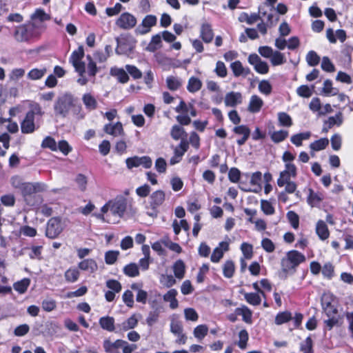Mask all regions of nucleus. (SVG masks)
I'll return each instance as SVG.
<instances>
[{"label": "nucleus", "mask_w": 353, "mask_h": 353, "mask_svg": "<svg viewBox=\"0 0 353 353\" xmlns=\"http://www.w3.org/2000/svg\"><path fill=\"white\" fill-rule=\"evenodd\" d=\"M14 37L18 42H26L31 38V35L25 26H20L16 28Z\"/></svg>", "instance_id": "412c9836"}, {"label": "nucleus", "mask_w": 353, "mask_h": 353, "mask_svg": "<svg viewBox=\"0 0 353 353\" xmlns=\"http://www.w3.org/2000/svg\"><path fill=\"white\" fill-rule=\"evenodd\" d=\"M301 351L303 353H313L312 340L310 336L301 344Z\"/></svg>", "instance_id": "774afa93"}, {"label": "nucleus", "mask_w": 353, "mask_h": 353, "mask_svg": "<svg viewBox=\"0 0 353 353\" xmlns=\"http://www.w3.org/2000/svg\"><path fill=\"white\" fill-rule=\"evenodd\" d=\"M263 105V99L258 95H252L248 106V110L251 113L259 112Z\"/></svg>", "instance_id": "aec40b11"}, {"label": "nucleus", "mask_w": 353, "mask_h": 353, "mask_svg": "<svg viewBox=\"0 0 353 353\" xmlns=\"http://www.w3.org/2000/svg\"><path fill=\"white\" fill-rule=\"evenodd\" d=\"M234 270L235 266L232 261L228 260L225 262L223 266V272L225 277H232L234 273Z\"/></svg>", "instance_id": "a18cd8bd"}, {"label": "nucleus", "mask_w": 353, "mask_h": 353, "mask_svg": "<svg viewBox=\"0 0 353 353\" xmlns=\"http://www.w3.org/2000/svg\"><path fill=\"white\" fill-rule=\"evenodd\" d=\"M84 57V50L83 46H79L76 50L73 51L70 58V62L74 67L77 72L82 73L85 69V63L82 61Z\"/></svg>", "instance_id": "6e6552de"}, {"label": "nucleus", "mask_w": 353, "mask_h": 353, "mask_svg": "<svg viewBox=\"0 0 353 353\" xmlns=\"http://www.w3.org/2000/svg\"><path fill=\"white\" fill-rule=\"evenodd\" d=\"M160 283L166 288H171L176 283V280L171 274H162L160 277Z\"/></svg>", "instance_id": "13d9d810"}, {"label": "nucleus", "mask_w": 353, "mask_h": 353, "mask_svg": "<svg viewBox=\"0 0 353 353\" xmlns=\"http://www.w3.org/2000/svg\"><path fill=\"white\" fill-rule=\"evenodd\" d=\"M170 332L173 334H180L183 331L182 322L179 319V316L176 314H173L170 317Z\"/></svg>", "instance_id": "393cba45"}, {"label": "nucleus", "mask_w": 353, "mask_h": 353, "mask_svg": "<svg viewBox=\"0 0 353 353\" xmlns=\"http://www.w3.org/2000/svg\"><path fill=\"white\" fill-rule=\"evenodd\" d=\"M178 292L175 289H170L163 296L165 302L170 303V307L174 310L179 307V301L176 299Z\"/></svg>", "instance_id": "b1692460"}, {"label": "nucleus", "mask_w": 353, "mask_h": 353, "mask_svg": "<svg viewBox=\"0 0 353 353\" xmlns=\"http://www.w3.org/2000/svg\"><path fill=\"white\" fill-rule=\"evenodd\" d=\"M123 272L125 274L130 277H135L139 274L138 265L134 263L125 265Z\"/></svg>", "instance_id": "09e8293b"}, {"label": "nucleus", "mask_w": 353, "mask_h": 353, "mask_svg": "<svg viewBox=\"0 0 353 353\" xmlns=\"http://www.w3.org/2000/svg\"><path fill=\"white\" fill-rule=\"evenodd\" d=\"M157 19L156 16L148 14L145 17L142 22L136 29V32L139 34H145L149 32L151 28L157 24Z\"/></svg>", "instance_id": "9d476101"}, {"label": "nucleus", "mask_w": 353, "mask_h": 353, "mask_svg": "<svg viewBox=\"0 0 353 353\" xmlns=\"http://www.w3.org/2000/svg\"><path fill=\"white\" fill-rule=\"evenodd\" d=\"M230 67L235 77L246 75L248 73V70L245 71L241 63L239 61L233 62Z\"/></svg>", "instance_id": "49530a36"}, {"label": "nucleus", "mask_w": 353, "mask_h": 353, "mask_svg": "<svg viewBox=\"0 0 353 353\" xmlns=\"http://www.w3.org/2000/svg\"><path fill=\"white\" fill-rule=\"evenodd\" d=\"M329 144V140L327 138H321L310 143V148L312 150L311 154L314 156V152L324 150Z\"/></svg>", "instance_id": "2f4dec72"}, {"label": "nucleus", "mask_w": 353, "mask_h": 353, "mask_svg": "<svg viewBox=\"0 0 353 353\" xmlns=\"http://www.w3.org/2000/svg\"><path fill=\"white\" fill-rule=\"evenodd\" d=\"M30 280L29 279H23L14 284V289L19 292L23 294L30 285Z\"/></svg>", "instance_id": "3c124183"}, {"label": "nucleus", "mask_w": 353, "mask_h": 353, "mask_svg": "<svg viewBox=\"0 0 353 353\" xmlns=\"http://www.w3.org/2000/svg\"><path fill=\"white\" fill-rule=\"evenodd\" d=\"M65 279L68 282L74 283L79 276V271L76 268H70L65 272Z\"/></svg>", "instance_id": "5fc2aeb1"}, {"label": "nucleus", "mask_w": 353, "mask_h": 353, "mask_svg": "<svg viewBox=\"0 0 353 353\" xmlns=\"http://www.w3.org/2000/svg\"><path fill=\"white\" fill-rule=\"evenodd\" d=\"M188 142L185 141H181L180 144L178 147H176L174 149V154L170 159V163L171 165H174L179 163L185 152L188 150Z\"/></svg>", "instance_id": "2eb2a0df"}, {"label": "nucleus", "mask_w": 353, "mask_h": 353, "mask_svg": "<svg viewBox=\"0 0 353 353\" xmlns=\"http://www.w3.org/2000/svg\"><path fill=\"white\" fill-rule=\"evenodd\" d=\"M0 201L3 205L7 207H12L15 204V197L12 194L2 195Z\"/></svg>", "instance_id": "338daca9"}, {"label": "nucleus", "mask_w": 353, "mask_h": 353, "mask_svg": "<svg viewBox=\"0 0 353 353\" xmlns=\"http://www.w3.org/2000/svg\"><path fill=\"white\" fill-rule=\"evenodd\" d=\"M214 72L217 76L224 78L227 76L228 71L225 63L223 61H218L216 63Z\"/></svg>", "instance_id": "69168bd1"}, {"label": "nucleus", "mask_w": 353, "mask_h": 353, "mask_svg": "<svg viewBox=\"0 0 353 353\" xmlns=\"http://www.w3.org/2000/svg\"><path fill=\"white\" fill-rule=\"evenodd\" d=\"M285 61L286 60L284 54L279 51H274L270 58V62L274 66L282 65Z\"/></svg>", "instance_id": "de8ad7c7"}, {"label": "nucleus", "mask_w": 353, "mask_h": 353, "mask_svg": "<svg viewBox=\"0 0 353 353\" xmlns=\"http://www.w3.org/2000/svg\"><path fill=\"white\" fill-rule=\"evenodd\" d=\"M259 90L263 94L269 95L272 92V85L267 80H262L259 82L258 86Z\"/></svg>", "instance_id": "e2e57ef3"}, {"label": "nucleus", "mask_w": 353, "mask_h": 353, "mask_svg": "<svg viewBox=\"0 0 353 353\" xmlns=\"http://www.w3.org/2000/svg\"><path fill=\"white\" fill-rule=\"evenodd\" d=\"M78 267L81 270L88 271L91 273L97 270V264L96 261L92 259H87L81 261L78 264Z\"/></svg>", "instance_id": "7c9ffc66"}, {"label": "nucleus", "mask_w": 353, "mask_h": 353, "mask_svg": "<svg viewBox=\"0 0 353 353\" xmlns=\"http://www.w3.org/2000/svg\"><path fill=\"white\" fill-rule=\"evenodd\" d=\"M323 92L326 95L335 96L339 93L338 89L332 87V83L327 79L323 83Z\"/></svg>", "instance_id": "864d4df0"}, {"label": "nucleus", "mask_w": 353, "mask_h": 353, "mask_svg": "<svg viewBox=\"0 0 353 353\" xmlns=\"http://www.w3.org/2000/svg\"><path fill=\"white\" fill-rule=\"evenodd\" d=\"M266 13L259 11V13H252L248 14L247 12H241L239 17L240 22H245L249 25H252L256 22L259 19L265 17Z\"/></svg>", "instance_id": "dca6fc26"}, {"label": "nucleus", "mask_w": 353, "mask_h": 353, "mask_svg": "<svg viewBox=\"0 0 353 353\" xmlns=\"http://www.w3.org/2000/svg\"><path fill=\"white\" fill-rule=\"evenodd\" d=\"M103 130L108 134L114 137H119L123 134V128L121 122H117L114 124H106L104 125Z\"/></svg>", "instance_id": "6ab92c4d"}, {"label": "nucleus", "mask_w": 353, "mask_h": 353, "mask_svg": "<svg viewBox=\"0 0 353 353\" xmlns=\"http://www.w3.org/2000/svg\"><path fill=\"white\" fill-rule=\"evenodd\" d=\"M184 316L186 321L196 322L199 319V314L192 307H188L184 310Z\"/></svg>", "instance_id": "4d7b16f0"}, {"label": "nucleus", "mask_w": 353, "mask_h": 353, "mask_svg": "<svg viewBox=\"0 0 353 353\" xmlns=\"http://www.w3.org/2000/svg\"><path fill=\"white\" fill-rule=\"evenodd\" d=\"M343 122V116L341 112H338L334 117H330L327 120L324 121L323 132H327L333 126H340Z\"/></svg>", "instance_id": "4468645a"}, {"label": "nucleus", "mask_w": 353, "mask_h": 353, "mask_svg": "<svg viewBox=\"0 0 353 353\" xmlns=\"http://www.w3.org/2000/svg\"><path fill=\"white\" fill-rule=\"evenodd\" d=\"M165 199V194L163 190H159L152 192L149 197V204L147 207V214L152 217L157 216V209L163 205Z\"/></svg>", "instance_id": "7ed1b4c3"}, {"label": "nucleus", "mask_w": 353, "mask_h": 353, "mask_svg": "<svg viewBox=\"0 0 353 353\" xmlns=\"http://www.w3.org/2000/svg\"><path fill=\"white\" fill-rule=\"evenodd\" d=\"M99 323L101 327L108 332H114L115 329L114 319L112 316H103L99 319Z\"/></svg>", "instance_id": "c85d7f7f"}, {"label": "nucleus", "mask_w": 353, "mask_h": 353, "mask_svg": "<svg viewBox=\"0 0 353 353\" xmlns=\"http://www.w3.org/2000/svg\"><path fill=\"white\" fill-rule=\"evenodd\" d=\"M243 102L242 94L239 92L231 91L225 94L224 103L226 107L234 108Z\"/></svg>", "instance_id": "f8f14e48"}, {"label": "nucleus", "mask_w": 353, "mask_h": 353, "mask_svg": "<svg viewBox=\"0 0 353 353\" xmlns=\"http://www.w3.org/2000/svg\"><path fill=\"white\" fill-rule=\"evenodd\" d=\"M173 272L176 278L182 279L185 272V265L182 260H177L173 265Z\"/></svg>", "instance_id": "f704fd0d"}, {"label": "nucleus", "mask_w": 353, "mask_h": 353, "mask_svg": "<svg viewBox=\"0 0 353 353\" xmlns=\"http://www.w3.org/2000/svg\"><path fill=\"white\" fill-rule=\"evenodd\" d=\"M229 249V243L228 242L222 241L216 247L211 255V261L213 263L219 262L223 256V253Z\"/></svg>", "instance_id": "a211bd4d"}, {"label": "nucleus", "mask_w": 353, "mask_h": 353, "mask_svg": "<svg viewBox=\"0 0 353 353\" xmlns=\"http://www.w3.org/2000/svg\"><path fill=\"white\" fill-rule=\"evenodd\" d=\"M248 62L254 66L258 73L265 74L269 71L268 63L262 61L256 54H250L248 57Z\"/></svg>", "instance_id": "9b49d317"}, {"label": "nucleus", "mask_w": 353, "mask_h": 353, "mask_svg": "<svg viewBox=\"0 0 353 353\" xmlns=\"http://www.w3.org/2000/svg\"><path fill=\"white\" fill-rule=\"evenodd\" d=\"M309 194L307 198V203L311 207H316L323 199V194L320 192H315L312 189L308 190Z\"/></svg>", "instance_id": "bb28decb"}, {"label": "nucleus", "mask_w": 353, "mask_h": 353, "mask_svg": "<svg viewBox=\"0 0 353 353\" xmlns=\"http://www.w3.org/2000/svg\"><path fill=\"white\" fill-rule=\"evenodd\" d=\"M166 84L170 90H176L181 86L182 81L177 77L169 76L166 79Z\"/></svg>", "instance_id": "a19ab883"}, {"label": "nucleus", "mask_w": 353, "mask_h": 353, "mask_svg": "<svg viewBox=\"0 0 353 353\" xmlns=\"http://www.w3.org/2000/svg\"><path fill=\"white\" fill-rule=\"evenodd\" d=\"M311 136V133L310 132H305L302 133H299L293 135L291 137V141L296 146H301L302 145V141L303 140L308 139Z\"/></svg>", "instance_id": "c03bdc74"}, {"label": "nucleus", "mask_w": 353, "mask_h": 353, "mask_svg": "<svg viewBox=\"0 0 353 353\" xmlns=\"http://www.w3.org/2000/svg\"><path fill=\"white\" fill-rule=\"evenodd\" d=\"M306 258L304 254L297 250H290L281 259V270L285 275L293 274L296 271L297 267L305 262Z\"/></svg>", "instance_id": "f257e3e1"}, {"label": "nucleus", "mask_w": 353, "mask_h": 353, "mask_svg": "<svg viewBox=\"0 0 353 353\" xmlns=\"http://www.w3.org/2000/svg\"><path fill=\"white\" fill-rule=\"evenodd\" d=\"M110 73L112 76L117 77L118 81L121 83H127L129 80L128 73L123 68H112Z\"/></svg>", "instance_id": "473e14b6"}, {"label": "nucleus", "mask_w": 353, "mask_h": 353, "mask_svg": "<svg viewBox=\"0 0 353 353\" xmlns=\"http://www.w3.org/2000/svg\"><path fill=\"white\" fill-rule=\"evenodd\" d=\"M42 148H48L53 152L58 150L57 143L54 138L48 136L43 141L41 144Z\"/></svg>", "instance_id": "37998d69"}, {"label": "nucleus", "mask_w": 353, "mask_h": 353, "mask_svg": "<svg viewBox=\"0 0 353 353\" xmlns=\"http://www.w3.org/2000/svg\"><path fill=\"white\" fill-rule=\"evenodd\" d=\"M32 19H37L40 21H45L50 19V16L47 14L43 9L38 8L32 14Z\"/></svg>", "instance_id": "6e6d98bb"}, {"label": "nucleus", "mask_w": 353, "mask_h": 353, "mask_svg": "<svg viewBox=\"0 0 353 353\" xmlns=\"http://www.w3.org/2000/svg\"><path fill=\"white\" fill-rule=\"evenodd\" d=\"M316 232L321 240H325L329 237L330 232L327 226L323 221H319L316 225Z\"/></svg>", "instance_id": "c756f323"}, {"label": "nucleus", "mask_w": 353, "mask_h": 353, "mask_svg": "<svg viewBox=\"0 0 353 353\" xmlns=\"http://www.w3.org/2000/svg\"><path fill=\"white\" fill-rule=\"evenodd\" d=\"M86 59L88 61L87 64L88 74L91 77H94L97 73L99 72V68L97 66L96 61L90 55H87Z\"/></svg>", "instance_id": "ea45409f"}, {"label": "nucleus", "mask_w": 353, "mask_h": 353, "mask_svg": "<svg viewBox=\"0 0 353 353\" xmlns=\"http://www.w3.org/2000/svg\"><path fill=\"white\" fill-rule=\"evenodd\" d=\"M296 176V167L292 163H285V170L281 172L277 185L279 187H283L288 181H292L291 178H295Z\"/></svg>", "instance_id": "0eeeda50"}, {"label": "nucleus", "mask_w": 353, "mask_h": 353, "mask_svg": "<svg viewBox=\"0 0 353 353\" xmlns=\"http://www.w3.org/2000/svg\"><path fill=\"white\" fill-rule=\"evenodd\" d=\"M73 97L70 94L59 97L54 104L56 114L65 117L73 106Z\"/></svg>", "instance_id": "39448f33"}, {"label": "nucleus", "mask_w": 353, "mask_h": 353, "mask_svg": "<svg viewBox=\"0 0 353 353\" xmlns=\"http://www.w3.org/2000/svg\"><path fill=\"white\" fill-rule=\"evenodd\" d=\"M244 298L248 303L252 305H259L261 302L260 294L256 293H245Z\"/></svg>", "instance_id": "8fccbe9b"}, {"label": "nucleus", "mask_w": 353, "mask_h": 353, "mask_svg": "<svg viewBox=\"0 0 353 353\" xmlns=\"http://www.w3.org/2000/svg\"><path fill=\"white\" fill-rule=\"evenodd\" d=\"M34 112H28L21 124V132L25 134L32 133L35 130Z\"/></svg>", "instance_id": "ddd939ff"}, {"label": "nucleus", "mask_w": 353, "mask_h": 353, "mask_svg": "<svg viewBox=\"0 0 353 353\" xmlns=\"http://www.w3.org/2000/svg\"><path fill=\"white\" fill-rule=\"evenodd\" d=\"M123 344L125 343L121 339H117L114 342H112L110 339H105L103 343V347L106 353H119L118 350Z\"/></svg>", "instance_id": "f3484780"}, {"label": "nucleus", "mask_w": 353, "mask_h": 353, "mask_svg": "<svg viewBox=\"0 0 353 353\" xmlns=\"http://www.w3.org/2000/svg\"><path fill=\"white\" fill-rule=\"evenodd\" d=\"M115 23L121 29L130 30L136 26L137 19L129 12H123L117 19Z\"/></svg>", "instance_id": "1a4fd4ad"}, {"label": "nucleus", "mask_w": 353, "mask_h": 353, "mask_svg": "<svg viewBox=\"0 0 353 353\" xmlns=\"http://www.w3.org/2000/svg\"><path fill=\"white\" fill-rule=\"evenodd\" d=\"M306 61L309 65L315 66L320 61V57L314 52L310 51L306 55Z\"/></svg>", "instance_id": "052dcab7"}, {"label": "nucleus", "mask_w": 353, "mask_h": 353, "mask_svg": "<svg viewBox=\"0 0 353 353\" xmlns=\"http://www.w3.org/2000/svg\"><path fill=\"white\" fill-rule=\"evenodd\" d=\"M202 87L201 81L195 77H192L189 79L187 89L190 92L194 93L198 92Z\"/></svg>", "instance_id": "e433bc0d"}, {"label": "nucleus", "mask_w": 353, "mask_h": 353, "mask_svg": "<svg viewBox=\"0 0 353 353\" xmlns=\"http://www.w3.org/2000/svg\"><path fill=\"white\" fill-rule=\"evenodd\" d=\"M161 310L160 307H157L155 310L150 311L145 319L146 323L148 326H152L154 324L159 321V316Z\"/></svg>", "instance_id": "58836bf2"}, {"label": "nucleus", "mask_w": 353, "mask_h": 353, "mask_svg": "<svg viewBox=\"0 0 353 353\" xmlns=\"http://www.w3.org/2000/svg\"><path fill=\"white\" fill-rule=\"evenodd\" d=\"M125 163L127 168L130 170L139 166H142L145 169H149L152 165V160L148 156H134L126 159Z\"/></svg>", "instance_id": "423d86ee"}, {"label": "nucleus", "mask_w": 353, "mask_h": 353, "mask_svg": "<svg viewBox=\"0 0 353 353\" xmlns=\"http://www.w3.org/2000/svg\"><path fill=\"white\" fill-rule=\"evenodd\" d=\"M161 47V37L159 34L154 35L146 47V50L153 52Z\"/></svg>", "instance_id": "4c0bfd02"}, {"label": "nucleus", "mask_w": 353, "mask_h": 353, "mask_svg": "<svg viewBox=\"0 0 353 353\" xmlns=\"http://www.w3.org/2000/svg\"><path fill=\"white\" fill-rule=\"evenodd\" d=\"M261 172H256L253 173L250 179V184L253 188H245L241 187V188L245 192H257L260 189V183L261 181Z\"/></svg>", "instance_id": "a878e982"}, {"label": "nucleus", "mask_w": 353, "mask_h": 353, "mask_svg": "<svg viewBox=\"0 0 353 353\" xmlns=\"http://www.w3.org/2000/svg\"><path fill=\"white\" fill-rule=\"evenodd\" d=\"M322 274L324 277L331 279L334 276V267L331 263H326L322 268Z\"/></svg>", "instance_id": "680f3d73"}, {"label": "nucleus", "mask_w": 353, "mask_h": 353, "mask_svg": "<svg viewBox=\"0 0 353 353\" xmlns=\"http://www.w3.org/2000/svg\"><path fill=\"white\" fill-rule=\"evenodd\" d=\"M82 101L85 108L88 110H94L97 108V101L91 93H85L83 94Z\"/></svg>", "instance_id": "cd10ccee"}, {"label": "nucleus", "mask_w": 353, "mask_h": 353, "mask_svg": "<svg viewBox=\"0 0 353 353\" xmlns=\"http://www.w3.org/2000/svg\"><path fill=\"white\" fill-rule=\"evenodd\" d=\"M65 223L59 217H52L47 223L46 235L50 239L57 238L63 230Z\"/></svg>", "instance_id": "20e7f679"}, {"label": "nucleus", "mask_w": 353, "mask_h": 353, "mask_svg": "<svg viewBox=\"0 0 353 353\" xmlns=\"http://www.w3.org/2000/svg\"><path fill=\"white\" fill-rule=\"evenodd\" d=\"M208 327L206 325L202 324L197 325L193 331V334L198 340H203L208 334Z\"/></svg>", "instance_id": "79ce46f5"}, {"label": "nucleus", "mask_w": 353, "mask_h": 353, "mask_svg": "<svg viewBox=\"0 0 353 353\" xmlns=\"http://www.w3.org/2000/svg\"><path fill=\"white\" fill-rule=\"evenodd\" d=\"M138 324V319L136 314H132L123 323L117 325V328L121 332H125L134 329Z\"/></svg>", "instance_id": "5701e85b"}, {"label": "nucleus", "mask_w": 353, "mask_h": 353, "mask_svg": "<svg viewBox=\"0 0 353 353\" xmlns=\"http://www.w3.org/2000/svg\"><path fill=\"white\" fill-rule=\"evenodd\" d=\"M47 72L46 68H33L27 74V77L32 81H37L42 79Z\"/></svg>", "instance_id": "c9c22d12"}, {"label": "nucleus", "mask_w": 353, "mask_h": 353, "mask_svg": "<svg viewBox=\"0 0 353 353\" xmlns=\"http://www.w3.org/2000/svg\"><path fill=\"white\" fill-rule=\"evenodd\" d=\"M278 119L281 125L290 127L292 125L290 116L285 112H279L278 114Z\"/></svg>", "instance_id": "0e129e2a"}, {"label": "nucleus", "mask_w": 353, "mask_h": 353, "mask_svg": "<svg viewBox=\"0 0 353 353\" xmlns=\"http://www.w3.org/2000/svg\"><path fill=\"white\" fill-rule=\"evenodd\" d=\"M261 208L264 214L266 215H272L274 213V208L272 203L267 200L261 201Z\"/></svg>", "instance_id": "bf43d9fd"}, {"label": "nucleus", "mask_w": 353, "mask_h": 353, "mask_svg": "<svg viewBox=\"0 0 353 353\" xmlns=\"http://www.w3.org/2000/svg\"><path fill=\"white\" fill-rule=\"evenodd\" d=\"M200 37L205 43H209L212 41L214 33L210 24L205 23L201 25Z\"/></svg>", "instance_id": "4be33fe9"}, {"label": "nucleus", "mask_w": 353, "mask_h": 353, "mask_svg": "<svg viewBox=\"0 0 353 353\" xmlns=\"http://www.w3.org/2000/svg\"><path fill=\"white\" fill-rule=\"evenodd\" d=\"M292 319V314L288 312H283L277 314V315L275 317V323L276 325H281L285 323L288 322Z\"/></svg>", "instance_id": "603ef678"}, {"label": "nucleus", "mask_w": 353, "mask_h": 353, "mask_svg": "<svg viewBox=\"0 0 353 353\" xmlns=\"http://www.w3.org/2000/svg\"><path fill=\"white\" fill-rule=\"evenodd\" d=\"M128 199L123 195H118L113 199L109 200L102 208L101 212H108L116 218H122L128 207Z\"/></svg>", "instance_id": "f03ea898"}, {"label": "nucleus", "mask_w": 353, "mask_h": 353, "mask_svg": "<svg viewBox=\"0 0 353 353\" xmlns=\"http://www.w3.org/2000/svg\"><path fill=\"white\" fill-rule=\"evenodd\" d=\"M171 137L174 140L185 141L187 134L183 128L174 125L172 126L170 132Z\"/></svg>", "instance_id": "72a5a7b5"}]
</instances>
